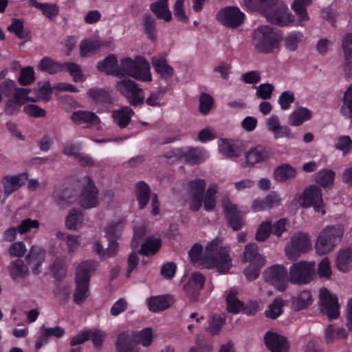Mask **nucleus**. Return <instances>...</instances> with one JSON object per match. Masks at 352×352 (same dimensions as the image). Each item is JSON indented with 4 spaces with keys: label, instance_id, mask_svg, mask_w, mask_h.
I'll return each instance as SVG.
<instances>
[{
    "label": "nucleus",
    "instance_id": "nucleus-9",
    "mask_svg": "<svg viewBox=\"0 0 352 352\" xmlns=\"http://www.w3.org/2000/svg\"><path fill=\"white\" fill-rule=\"evenodd\" d=\"M116 88L124 96L132 106H140L143 104L144 91L138 84L129 78H124L116 82Z\"/></svg>",
    "mask_w": 352,
    "mask_h": 352
},
{
    "label": "nucleus",
    "instance_id": "nucleus-18",
    "mask_svg": "<svg viewBox=\"0 0 352 352\" xmlns=\"http://www.w3.org/2000/svg\"><path fill=\"white\" fill-rule=\"evenodd\" d=\"M272 155L273 153L270 148L258 145L252 147L245 153V162L248 166H253L267 160Z\"/></svg>",
    "mask_w": 352,
    "mask_h": 352
},
{
    "label": "nucleus",
    "instance_id": "nucleus-42",
    "mask_svg": "<svg viewBox=\"0 0 352 352\" xmlns=\"http://www.w3.org/2000/svg\"><path fill=\"white\" fill-rule=\"evenodd\" d=\"M296 168L288 164L280 165L275 169L274 173V179L280 182L293 179L296 177Z\"/></svg>",
    "mask_w": 352,
    "mask_h": 352
},
{
    "label": "nucleus",
    "instance_id": "nucleus-46",
    "mask_svg": "<svg viewBox=\"0 0 352 352\" xmlns=\"http://www.w3.org/2000/svg\"><path fill=\"white\" fill-rule=\"evenodd\" d=\"M304 34L298 30H293L287 33L284 37V45L288 52L296 51L302 41Z\"/></svg>",
    "mask_w": 352,
    "mask_h": 352
},
{
    "label": "nucleus",
    "instance_id": "nucleus-4",
    "mask_svg": "<svg viewBox=\"0 0 352 352\" xmlns=\"http://www.w3.org/2000/svg\"><path fill=\"white\" fill-rule=\"evenodd\" d=\"M282 41L280 32L273 27L263 25L252 34V43L256 50L261 53L272 54L278 50Z\"/></svg>",
    "mask_w": 352,
    "mask_h": 352
},
{
    "label": "nucleus",
    "instance_id": "nucleus-64",
    "mask_svg": "<svg viewBox=\"0 0 352 352\" xmlns=\"http://www.w3.org/2000/svg\"><path fill=\"white\" fill-rule=\"evenodd\" d=\"M341 50L343 56H352V32H346L342 36Z\"/></svg>",
    "mask_w": 352,
    "mask_h": 352
},
{
    "label": "nucleus",
    "instance_id": "nucleus-50",
    "mask_svg": "<svg viewBox=\"0 0 352 352\" xmlns=\"http://www.w3.org/2000/svg\"><path fill=\"white\" fill-rule=\"evenodd\" d=\"M38 69L50 74H54L64 70V63H58L50 57H44L40 61Z\"/></svg>",
    "mask_w": 352,
    "mask_h": 352
},
{
    "label": "nucleus",
    "instance_id": "nucleus-27",
    "mask_svg": "<svg viewBox=\"0 0 352 352\" xmlns=\"http://www.w3.org/2000/svg\"><path fill=\"white\" fill-rule=\"evenodd\" d=\"M151 63L155 72L164 79L170 78L174 74V69L166 61V54L162 53L151 58Z\"/></svg>",
    "mask_w": 352,
    "mask_h": 352
},
{
    "label": "nucleus",
    "instance_id": "nucleus-63",
    "mask_svg": "<svg viewBox=\"0 0 352 352\" xmlns=\"http://www.w3.org/2000/svg\"><path fill=\"white\" fill-rule=\"evenodd\" d=\"M343 102L345 107L340 109V112L346 118H350V113H352V84L345 91Z\"/></svg>",
    "mask_w": 352,
    "mask_h": 352
},
{
    "label": "nucleus",
    "instance_id": "nucleus-38",
    "mask_svg": "<svg viewBox=\"0 0 352 352\" xmlns=\"http://www.w3.org/2000/svg\"><path fill=\"white\" fill-rule=\"evenodd\" d=\"M133 111L129 107H122L112 112L113 122L120 128L126 127L131 120Z\"/></svg>",
    "mask_w": 352,
    "mask_h": 352
},
{
    "label": "nucleus",
    "instance_id": "nucleus-49",
    "mask_svg": "<svg viewBox=\"0 0 352 352\" xmlns=\"http://www.w3.org/2000/svg\"><path fill=\"white\" fill-rule=\"evenodd\" d=\"M347 338V333L342 327L329 325L324 331V341L327 344H332L340 339Z\"/></svg>",
    "mask_w": 352,
    "mask_h": 352
},
{
    "label": "nucleus",
    "instance_id": "nucleus-20",
    "mask_svg": "<svg viewBox=\"0 0 352 352\" xmlns=\"http://www.w3.org/2000/svg\"><path fill=\"white\" fill-rule=\"evenodd\" d=\"M205 283V277L199 272L192 274L184 289L186 295L192 301L196 300L199 295L200 291L203 289Z\"/></svg>",
    "mask_w": 352,
    "mask_h": 352
},
{
    "label": "nucleus",
    "instance_id": "nucleus-25",
    "mask_svg": "<svg viewBox=\"0 0 352 352\" xmlns=\"http://www.w3.org/2000/svg\"><path fill=\"white\" fill-rule=\"evenodd\" d=\"M71 120L76 124L87 127L96 126L100 124V118L94 113L89 111L78 110L71 115Z\"/></svg>",
    "mask_w": 352,
    "mask_h": 352
},
{
    "label": "nucleus",
    "instance_id": "nucleus-53",
    "mask_svg": "<svg viewBox=\"0 0 352 352\" xmlns=\"http://www.w3.org/2000/svg\"><path fill=\"white\" fill-rule=\"evenodd\" d=\"M63 71L67 72L75 82H84L87 79V76L83 73L80 66L76 63H64Z\"/></svg>",
    "mask_w": 352,
    "mask_h": 352
},
{
    "label": "nucleus",
    "instance_id": "nucleus-5",
    "mask_svg": "<svg viewBox=\"0 0 352 352\" xmlns=\"http://www.w3.org/2000/svg\"><path fill=\"white\" fill-rule=\"evenodd\" d=\"M118 77L129 76L142 82H151L152 75L149 63L142 56H136L134 58L124 57L120 60Z\"/></svg>",
    "mask_w": 352,
    "mask_h": 352
},
{
    "label": "nucleus",
    "instance_id": "nucleus-32",
    "mask_svg": "<svg viewBox=\"0 0 352 352\" xmlns=\"http://www.w3.org/2000/svg\"><path fill=\"white\" fill-rule=\"evenodd\" d=\"M243 261L263 266L266 263V259L264 256L258 253V246L256 243H248L244 248Z\"/></svg>",
    "mask_w": 352,
    "mask_h": 352
},
{
    "label": "nucleus",
    "instance_id": "nucleus-36",
    "mask_svg": "<svg viewBox=\"0 0 352 352\" xmlns=\"http://www.w3.org/2000/svg\"><path fill=\"white\" fill-rule=\"evenodd\" d=\"M150 9L158 19L166 22L171 21L172 13L168 7V0H157L151 4Z\"/></svg>",
    "mask_w": 352,
    "mask_h": 352
},
{
    "label": "nucleus",
    "instance_id": "nucleus-21",
    "mask_svg": "<svg viewBox=\"0 0 352 352\" xmlns=\"http://www.w3.org/2000/svg\"><path fill=\"white\" fill-rule=\"evenodd\" d=\"M205 283V277L199 272L192 274L184 289L186 295L192 301L196 300L199 295L200 291L203 289Z\"/></svg>",
    "mask_w": 352,
    "mask_h": 352
},
{
    "label": "nucleus",
    "instance_id": "nucleus-29",
    "mask_svg": "<svg viewBox=\"0 0 352 352\" xmlns=\"http://www.w3.org/2000/svg\"><path fill=\"white\" fill-rule=\"evenodd\" d=\"M45 254L43 248L34 245L26 256L28 264L34 274H38L41 272V266L45 259Z\"/></svg>",
    "mask_w": 352,
    "mask_h": 352
},
{
    "label": "nucleus",
    "instance_id": "nucleus-60",
    "mask_svg": "<svg viewBox=\"0 0 352 352\" xmlns=\"http://www.w3.org/2000/svg\"><path fill=\"white\" fill-rule=\"evenodd\" d=\"M272 234V221L266 220L258 226L255 238L258 241H265Z\"/></svg>",
    "mask_w": 352,
    "mask_h": 352
},
{
    "label": "nucleus",
    "instance_id": "nucleus-40",
    "mask_svg": "<svg viewBox=\"0 0 352 352\" xmlns=\"http://www.w3.org/2000/svg\"><path fill=\"white\" fill-rule=\"evenodd\" d=\"M29 6L40 10L42 14L50 19L56 17L59 14V6L56 3H41L36 0H30Z\"/></svg>",
    "mask_w": 352,
    "mask_h": 352
},
{
    "label": "nucleus",
    "instance_id": "nucleus-55",
    "mask_svg": "<svg viewBox=\"0 0 352 352\" xmlns=\"http://www.w3.org/2000/svg\"><path fill=\"white\" fill-rule=\"evenodd\" d=\"M87 95L96 103H110L111 100L109 93L102 89L91 88L88 90Z\"/></svg>",
    "mask_w": 352,
    "mask_h": 352
},
{
    "label": "nucleus",
    "instance_id": "nucleus-2",
    "mask_svg": "<svg viewBox=\"0 0 352 352\" xmlns=\"http://www.w3.org/2000/svg\"><path fill=\"white\" fill-rule=\"evenodd\" d=\"M221 244V240L215 238L207 244L203 255L202 245L195 244L188 252L191 262L205 268L214 267L221 273L228 272L231 267L232 259Z\"/></svg>",
    "mask_w": 352,
    "mask_h": 352
},
{
    "label": "nucleus",
    "instance_id": "nucleus-54",
    "mask_svg": "<svg viewBox=\"0 0 352 352\" xmlns=\"http://www.w3.org/2000/svg\"><path fill=\"white\" fill-rule=\"evenodd\" d=\"M161 245L159 239L148 238L142 245L140 253L145 256L153 255L160 250Z\"/></svg>",
    "mask_w": 352,
    "mask_h": 352
},
{
    "label": "nucleus",
    "instance_id": "nucleus-19",
    "mask_svg": "<svg viewBox=\"0 0 352 352\" xmlns=\"http://www.w3.org/2000/svg\"><path fill=\"white\" fill-rule=\"evenodd\" d=\"M205 283V277L199 272L192 274L184 289L186 295L192 301L196 300L199 295L200 291L203 289Z\"/></svg>",
    "mask_w": 352,
    "mask_h": 352
},
{
    "label": "nucleus",
    "instance_id": "nucleus-16",
    "mask_svg": "<svg viewBox=\"0 0 352 352\" xmlns=\"http://www.w3.org/2000/svg\"><path fill=\"white\" fill-rule=\"evenodd\" d=\"M245 14L237 7H226L221 9L218 14V21L223 25L229 28L239 26L244 21Z\"/></svg>",
    "mask_w": 352,
    "mask_h": 352
},
{
    "label": "nucleus",
    "instance_id": "nucleus-13",
    "mask_svg": "<svg viewBox=\"0 0 352 352\" xmlns=\"http://www.w3.org/2000/svg\"><path fill=\"white\" fill-rule=\"evenodd\" d=\"M315 263L300 261L294 263L289 269V280L296 284L309 283L315 274Z\"/></svg>",
    "mask_w": 352,
    "mask_h": 352
},
{
    "label": "nucleus",
    "instance_id": "nucleus-45",
    "mask_svg": "<svg viewBox=\"0 0 352 352\" xmlns=\"http://www.w3.org/2000/svg\"><path fill=\"white\" fill-rule=\"evenodd\" d=\"M76 288L74 293V301L78 305L85 302L89 296V283L75 279Z\"/></svg>",
    "mask_w": 352,
    "mask_h": 352
},
{
    "label": "nucleus",
    "instance_id": "nucleus-17",
    "mask_svg": "<svg viewBox=\"0 0 352 352\" xmlns=\"http://www.w3.org/2000/svg\"><path fill=\"white\" fill-rule=\"evenodd\" d=\"M221 204L230 226L234 230H240L243 226V221L242 214L238 210L236 205L228 197H223Z\"/></svg>",
    "mask_w": 352,
    "mask_h": 352
},
{
    "label": "nucleus",
    "instance_id": "nucleus-8",
    "mask_svg": "<svg viewBox=\"0 0 352 352\" xmlns=\"http://www.w3.org/2000/svg\"><path fill=\"white\" fill-rule=\"evenodd\" d=\"M298 205L304 208H313L316 212L324 215L326 213L325 204L322 197L321 187L317 184H311L304 188L296 197Z\"/></svg>",
    "mask_w": 352,
    "mask_h": 352
},
{
    "label": "nucleus",
    "instance_id": "nucleus-39",
    "mask_svg": "<svg viewBox=\"0 0 352 352\" xmlns=\"http://www.w3.org/2000/svg\"><path fill=\"white\" fill-rule=\"evenodd\" d=\"M218 147L220 153L223 156L232 158L241 155V150L234 141L220 139L218 141Z\"/></svg>",
    "mask_w": 352,
    "mask_h": 352
},
{
    "label": "nucleus",
    "instance_id": "nucleus-30",
    "mask_svg": "<svg viewBox=\"0 0 352 352\" xmlns=\"http://www.w3.org/2000/svg\"><path fill=\"white\" fill-rule=\"evenodd\" d=\"M85 223L83 212L77 208H71L65 217V226L68 230H79Z\"/></svg>",
    "mask_w": 352,
    "mask_h": 352
},
{
    "label": "nucleus",
    "instance_id": "nucleus-15",
    "mask_svg": "<svg viewBox=\"0 0 352 352\" xmlns=\"http://www.w3.org/2000/svg\"><path fill=\"white\" fill-rule=\"evenodd\" d=\"M320 304L321 311L331 320L336 319L340 316V305L338 297L332 294L326 288L320 290Z\"/></svg>",
    "mask_w": 352,
    "mask_h": 352
},
{
    "label": "nucleus",
    "instance_id": "nucleus-34",
    "mask_svg": "<svg viewBox=\"0 0 352 352\" xmlns=\"http://www.w3.org/2000/svg\"><path fill=\"white\" fill-rule=\"evenodd\" d=\"M279 0H243V5L251 11H256L264 16L267 10L276 6Z\"/></svg>",
    "mask_w": 352,
    "mask_h": 352
},
{
    "label": "nucleus",
    "instance_id": "nucleus-10",
    "mask_svg": "<svg viewBox=\"0 0 352 352\" xmlns=\"http://www.w3.org/2000/svg\"><path fill=\"white\" fill-rule=\"evenodd\" d=\"M168 158L175 157V160H184L188 164H199L209 157V154L204 148H176L166 154Z\"/></svg>",
    "mask_w": 352,
    "mask_h": 352
},
{
    "label": "nucleus",
    "instance_id": "nucleus-41",
    "mask_svg": "<svg viewBox=\"0 0 352 352\" xmlns=\"http://www.w3.org/2000/svg\"><path fill=\"white\" fill-rule=\"evenodd\" d=\"M9 273L12 278L19 281L29 274V269L21 259L12 261L9 266Z\"/></svg>",
    "mask_w": 352,
    "mask_h": 352
},
{
    "label": "nucleus",
    "instance_id": "nucleus-26",
    "mask_svg": "<svg viewBox=\"0 0 352 352\" xmlns=\"http://www.w3.org/2000/svg\"><path fill=\"white\" fill-rule=\"evenodd\" d=\"M28 179V175L26 173L16 175H7L4 177L1 180V183L3 186L5 195L7 197L17 190L25 183Z\"/></svg>",
    "mask_w": 352,
    "mask_h": 352
},
{
    "label": "nucleus",
    "instance_id": "nucleus-1",
    "mask_svg": "<svg viewBox=\"0 0 352 352\" xmlns=\"http://www.w3.org/2000/svg\"><path fill=\"white\" fill-rule=\"evenodd\" d=\"M98 190L92 179L85 176L72 186L67 187L61 192H56L53 198L60 208H66L76 201L85 209L96 207L98 204Z\"/></svg>",
    "mask_w": 352,
    "mask_h": 352
},
{
    "label": "nucleus",
    "instance_id": "nucleus-57",
    "mask_svg": "<svg viewBox=\"0 0 352 352\" xmlns=\"http://www.w3.org/2000/svg\"><path fill=\"white\" fill-rule=\"evenodd\" d=\"M284 305L285 303L282 298H276L265 311L266 316L272 319L277 318L281 315Z\"/></svg>",
    "mask_w": 352,
    "mask_h": 352
},
{
    "label": "nucleus",
    "instance_id": "nucleus-22",
    "mask_svg": "<svg viewBox=\"0 0 352 352\" xmlns=\"http://www.w3.org/2000/svg\"><path fill=\"white\" fill-rule=\"evenodd\" d=\"M266 128L275 139L292 138L291 129L286 125L280 124L278 116L272 115L266 120Z\"/></svg>",
    "mask_w": 352,
    "mask_h": 352
},
{
    "label": "nucleus",
    "instance_id": "nucleus-51",
    "mask_svg": "<svg viewBox=\"0 0 352 352\" xmlns=\"http://www.w3.org/2000/svg\"><path fill=\"white\" fill-rule=\"evenodd\" d=\"M166 92L165 88H158L151 91L145 100L146 104L152 107H161L166 105V102L164 100Z\"/></svg>",
    "mask_w": 352,
    "mask_h": 352
},
{
    "label": "nucleus",
    "instance_id": "nucleus-62",
    "mask_svg": "<svg viewBox=\"0 0 352 352\" xmlns=\"http://www.w3.org/2000/svg\"><path fill=\"white\" fill-rule=\"evenodd\" d=\"M15 85V82L10 79H6L0 83V96L2 100L13 96Z\"/></svg>",
    "mask_w": 352,
    "mask_h": 352
},
{
    "label": "nucleus",
    "instance_id": "nucleus-59",
    "mask_svg": "<svg viewBox=\"0 0 352 352\" xmlns=\"http://www.w3.org/2000/svg\"><path fill=\"white\" fill-rule=\"evenodd\" d=\"M52 89H54V88L50 85L49 82L46 81L43 82H38V86L35 89V92L37 94V98L35 99L36 101L38 100H49L51 97Z\"/></svg>",
    "mask_w": 352,
    "mask_h": 352
},
{
    "label": "nucleus",
    "instance_id": "nucleus-44",
    "mask_svg": "<svg viewBox=\"0 0 352 352\" xmlns=\"http://www.w3.org/2000/svg\"><path fill=\"white\" fill-rule=\"evenodd\" d=\"M336 173L331 169L319 170L314 176L315 182L324 188H331L333 186Z\"/></svg>",
    "mask_w": 352,
    "mask_h": 352
},
{
    "label": "nucleus",
    "instance_id": "nucleus-24",
    "mask_svg": "<svg viewBox=\"0 0 352 352\" xmlns=\"http://www.w3.org/2000/svg\"><path fill=\"white\" fill-rule=\"evenodd\" d=\"M265 342L271 352H287L288 344L285 337L272 331L265 336Z\"/></svg>",
    "mask_w": 352,
    "mask_h": 352
},
{
    "label": "nucleus",
    "instance_id": "nucleus-56",
    "mask_svg": "<svg viewBox=\"0 0 352 352\" xmlns=\"http://www.w3.org/2000/svg\"><path fill=\"white\" fill-rule=\"evenodd\" d=\"M227 309L229 312L237 314L243 307V304L236 297V291L234 289L230 290L226 298Z\"/></svg>",
    "mask_w": 352,
    "mask_h": 352
},
{
    "label": "nucleus",
    "instance_id": "nucleus-3",
    "mask_svg": "<svg viewBox=\"0 0 352 352\" xmlns=\"http://www.w3.org/2000/svg\"><path fill=\"white\" fill-rule=\"evenodd\" d=\"M219 186L210 184L206 189V182L204 179H195L187 184V201L189 209L197 212L203 206L206 211L214 209L217 201Z\"/></svg>",
    "mask_w": 352,
    "mask_h": 352
},
{
    "label": "nucleus",
    "instance_id": "nucleus-52",
    "mask_svg": "<svg viewBox=\"0 0 352 352\" xmlns=\"http://www.w3.org/2000/svg\"><path fill=\"white\" fill-rule=\"evenodd\" d=\"M150 188L144 182H139L135 186V195L138 201L140 208H144L149 199Z\"/></svg>",
    "mask_w": 352,
    "mask_h": 352
},
{
    "label": "nucleus",
    "instance_id": "nucleus-47",
    "mask_svg": "<svg viewBox=\"0 0 352 352\" xmlns=\"http://www.w3.org/2000/svg\"><path fill=\"white\" fill-rule=\"evenodd\" d=\"M124 228V221L120 219L108 223L104 226L103 231L109 239H117L121 236Z\"/></svg>",
    "mask_w": 352,
    "mask_h": 352
},
{
    "label": "nucleus",
    "instance_id": "nucleus-7",
    "mask_svg": "<svg viewBox=\"0 0 352 352\" xmlns=\"http://www.w3.org/2000/svg\"><path fill=\"white\" fill-rule=\"evenodd\" d=\"M344 234V228L341 225L327 226L318 234L315 250L320 256L327 254L333 251L336 245L341 241Z\"/></svg>",
    "mask_w": 352,
    "mask_h": 352
},
{
    "label": "nucleus",
    "instance_id": "nucleus-6",
    "mask_svg": "<svg viewBox=\"0 0 352 352\" xmlns=\"http://www.w3.org/2000/svg\"><path fill=\"white\" fill-rule=\"evenodd\" d=\"M154 338L153 330L150 327L129 334L126 332L118 335L116 346L117 352H138L137 344L148 346Z\"/></svg>",
    "mask_w": 352,
    "mask_h": 352
},
{
    "label": "nucleus",
    "instance_id": "nucleus-14",
    "mask_svg": "<svg viewBox=\"0 0 352 352\" xmlns=\"http://www.w3.org/2000/svg\"><path fill=\"white\" fill-rule=\"evenodd\" d=\"M274 7L267 10L265 15L269 22L283 27L289 25L299 26L295 25L296 23L295 16L289 10L286 4L282 3L278 8H275Z\"/></svg>",
    "mask_w": 352,
    "mask_h": 352
},
{
    "label": "nucleus",
    "instance_id": "nucleus-12",
    "mask_svg": "<svg viewBox=\"0 0 352 352\" xmlns=\"http://www.w3.org/2000/svg\"><path fill=\"white\" fill-rule=\"evenodd\" d=\"M265 283L272 285L279 292H284L287 286L289 278L287 269L283 265H274L263 272Z\"/></svg>",
    "mask_w": 352,
    "mask_h": 352
},
{
    "label": "nucleus",
    "instance_id": "nucleus-35",
    "mask_svg": "<svg viewBox=\"0 0 352 352\" xmlns=\"http://www.w3.org/2000/svg\"><path fill=\"white\" fill-rule=\"evenodd\" d=\"M173 303L170 296H157L151 297L148 300V307L153 312H159L170 307Z\"/></svg>",
    "mask_w": 352,
    "mask_h": 352
},
{
    "label": "nucleus",
    "instance_id": "nucleus-61",
    "mask_svg": "<svg viewBox=\"0 0 352 352\" xmlns=\"http://www.w3.org/2000/svg\"><path fill=\"white\" fill-rule=\"evenodd\" d=\"M155 19L151 15L145 14L143 16V26L148 36L154 40L156 38Z\"/></svg>",
    "mask_w": 352,
    "mask_h": 352
},
{
    "label": "nucleus",
    "instance_id": "nucleus-33",
    "mask_svg": "<svg viewBox=\"0 0 352 352\" xmlns=\"http://www.w3.org/2000/svg\"><path fill=\"white\" fill-rule=\"evenodd\" d=\"M336 267L342 272H348L352 270V247L340 249L337 254Z\"/></svg>",
    "mask_w": 352,
    "mask_h": 352
},
{
    "label": "nucleus",
    "instance_id": "nucleus-23",
    "mask_svg": "<svg viewBox=\"0 0 352 352\" xmlns=\"http://www.w3.org/2000/svg\"><path fill=\"white\" fill-rule=\"evenodd\" d=\"M312 3V0H292L291 8L296 16L295 25L303 27L309 20L307 7Z\"/></svg>",
    "mask_w": 352,
    "mask_h": 352
},
{
    "label": "nucleus",
    "instance_id": "nucleus-58",
    "mask_svg": "<svg viewBox=\"0 0 352 352\" xmlns=\"http://www.w3.org/2000/svg\"><path fill=\"white\" fill-rule=\"evenodd\" d=\"M334 147L344 155H347L352 150V139L348 135H341L336 139Z\"/></svg>",
    "mask_w": 352,
    "mask_h": 352
},
{
    "label": "nucleus",
    "instance_id": "nucleus-43",
    "mask_svg": "<svg viewBox=\"0 0 352 352\" xmlns=\"http://www.w3.org/2000/svg\"><path fill=\"white\" fill-rule=\"evenodd\" d=\"M97 67L100 72H104L116 77L118 76L117 73H118L119 66H118V60L114 54H110L104 60L100 61Z\"/></svg>",
    "mask_w": 352,
    "mask_h": 352
},
{
    "label": "nucleus",
    "instance_id": "nucleus-37",
    "mask_svg": "<svg viewBox=\"0 0 352 352\" xmlns=\"http://www.w3.org/2000/svg\"><path fill=\"white\" fill-rule=\"evenodd\" d=\"M312 113L309 109L306 107H298L294 109L289 116V124L294 126H298L302 123L311 119Z\"/></svg>",
    "mask_w": 352,
    "mask_h": 352
},
{
    "label": "nucleus",
    "instance_id": "nucleus-31",
    "mask_svg": "<svg viewBox=\"0 0 352 352\" xmlns=\"http://www.w3.org/2000/svg\"><path fill=\"white\" fill-rule=\"evenodd\" d=\"M112 40H100L94 38H86L80 44V52L82 56H87L93 52L102 47H110L112 45Z\"/></svg>",
    "mask_w": 352,
    "mask_h": 352
},
{
    "label": "nucleus",
    "instance_id": "nucleus-28",
    "mask_svg": "<svg viewBox=\"0 0 352 352\" xmlns=\"http://www.w3.org/2000/svg\"><path fill=\"white\" fill-rule=\"evenodd\" d=\"M98 265V262L92 259L81 262L76 267L75 279L89 283L91 276L96 272Z\"/></svg>",
    "mask_w": 352,
    "mask_h": 352
},
{
    "label": "nucleus",
    "instance_id": "nucleus-11",
    "mask_svg": "<svg viewBox=\"0 0 352 352\" xmlns=\"http://www.w3.org/2000/svg\"><path fill=\"white\" fill-rule=\"evenodd\" d=\"M311 246L309 234L297 232L292 235L290 242L285 246V251L289 259H296L300 254L309 252Z\"/></svg>",
    "mask_w": 352,
    "mask_h": 352
},
{
    "label": "nucleus",
    "instance_id": "nucleus-48",
    "mask_svg": "<svg viewBox=\"0 0 352 352\" xmlns=\"http://www.w3.org/2000/svg\"><path fill=\"white\" fill-rule=\"evenodd\" d=\"M312 303V296L309 291L304 290L292 298V307L295 311L304 309Z\"/></svg>",
    "mask_w": 352,
    "mask_h": 352
}]
</instances>
